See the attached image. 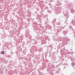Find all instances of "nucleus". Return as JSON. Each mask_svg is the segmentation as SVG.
Masks as SVG:
<instances>
[{
	"label": "nucleus",
	"mask_w": 75,
	"mask_h": 75,
	"mask_svg": "<svg viewBox=\"0 0 75 75\" xmlns=\"http://www.w3.org/2000/svg\"><path fill=\"white\" fill-rule=\"evenodd\" d=\"M4 51H3V52L1 53V54H4Z\"/></svg>",
	"instance_id": "nucleus-1"
},
{
	"label": "nucleus",
	"mask_w": 75,
	"mask_h": 75,
	"mask_svg": "<svg viewBox=\"0 0 75 75\" xmlns=\"http://www.w3.org/2000/svg\"><path fill=\"white\" fill-rule=\"evenodd\" d=\"M72 64H75V63H72Z\"/></svg>",
	"instance_id": "nucleus-2"
}]
</instances>
